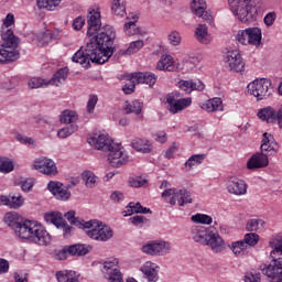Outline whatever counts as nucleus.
Returning <instances> with one entry per match:
<instances>
[{
    "label": "nucleus",
    "mask_w": 282,
    "mask_h": 282,
    "mask_svg": "<svg viewBox=\"0 0 282 282\" xmlns=\"http://www.w3.org/2000/svg\"><path fill=\"white\" fill-rule=\"evenodd\" d=\"M15 140L20 142V144H25L29 147H34L35 141L31 137L23 135L19 132H15Z\"/></svg>",
    "instance_id": "5fc2aeb1"
},
{
    "label": "nucleus",
    "mask_w": 282,
    "mask_h": 282,
    "mask_svg": "<svg viewBox=\"0 0 282 282\" xmlns=\"http://www.w3.org/2000/svg\"><path fill=\"white\" fill-rule=\"evenodd\" d=\"M47 188L52 195L55 196L59 202H67L69 197H72V192H69V187L63 185V183L58 181H50L47 184Z\"/></svg>",
    "instance_id": "4468645a"
},
{
    "label": "nucleus",
    "mask_w": 282,
    "mask_h": 282,
    "mask_svg": "<svg viewBox=\"0 0 282 282\" xmlns=\"http://www.w3.org/2000/svg\"><path fill=\"white\" fill-rule=\"evenodd\" d=\"M14 25V14L9 13L3 20L1 37L3 43L0 44V65L6 63H14L19 61L21 53H19V37L14 35V31L9 29Z\"/></svg>",
    "instance_id": "7ed1b4c3"
},
{
    "label": "nucleus",
    "mask_w": 282,
    "mask_h": 282,
    "mask_svg": "<svg viewBox=\"0 0 282 282\" xmlns=\"http://www.w3.org/2000/svg\"><path fill=\"white\" fill-rule=\"evenodd\" d=\"M122 91L126 95L133 94V91H135V79L129 80V84H124Z\"/></svg>",
    "instance_id": "0e129e2a"
},
{
    "label": "nucleus",
    "mask_w": 282,
    "mask_h": 282,
    "mask_svg": "<svg viewBox=\"0 0 282 282\" xmlns=\"http://www.w3.org/2000/svg\"><path fill=\"white\" fill-rule=\"evenodd\" d=\"M147 178H143L142 176H138L135 178H132L129 181V184L132 188H141V186H144L147 184Z\"/></svg>",
    "instance_id": "052dcab7"
},
{
    "label": "nucleus",
    "mask_w": 282,
    "mask_h": 282,
    "mask_svg": "<svg viewBox=\"0 0 282 282\" xmlns=\"http://www.w3.org/2000/svg\"><path fill=\"white\" fill-rule=\"evenodd\" d=\"M57 229L62 230L64 239H69L70 237L74 236V227L67 224L65 219L61 221Z\"/></svg>",
    "instance_id": "49530a36"
},
{
    "label": "nucleus",
    "mask_w": 282,
    "mask_h": 282,
    "mask_svg": "<svg viewBox=\"0 0 282 282\" xmlns=\"http://www.w3.org/2000/svg\"><path fill=\"white\" fill-rule=\"evenodd\" d=\"M174 197H176V202L178 206H186V204H193V198L191 197V192L186 188L180 189Z\"/></svg>",
    "instance_id": "473e14b6"
},
{
    "label": "nucleus",
    "mask_w": 282,
    "mask_h": 282,
    "mask_svg": "<svg viewBox=\"0 0 282 282\" xmlns=\"http://www.w3.org/2000/svg\"><path fill=\"white\" fill-rule=\"evenodd\" d=\"M197 63H199L197 57H187L184 59V67H187L188 69H195Z\"/></svg>",
    "instance_id": "338daca9"
},
{
    "label": "nucleus",
    "mask_w": 282,
    "mask_h": 282,
    "mask_svg": "<svg viewBox=\"0 0 282 282\" xmlns=\"http://www.w3.org/2000/svg\"><path fill=\"white\" fill-rule=\"evenodd\" d=\"M191 220L194 221V224H204L206 226L213 224V217L206 214H195L191 217Z\"/></svg>",
    "instance_id": "37998d69"
},
{
    "label": "nucleus",
    "mask_w": 282,
    "mask_h": 282,
    "mask_svg": "<svg viewBox=\"0 0 282 282\" xmlns=\"http://www.w3.org/2000/svg\"><path fill=\"white\" fill-rule=\"evenodd\" d=\"M63 219V213L61 212H50L44 214V221H46V224H53L56 228H58Z\"/></svg>",
    "instance_id": "2f4dec72"
},
{
    "label": "nucleus",
    "mask_w": 282,
    "mask_h": 282,
    "mask_svg": "<svg viewBox=\"0 0 282 282\" xmlns=\"http://www.w3.org/2000/svg\"><path fill=\"white\" fill-rule=\"evenodd\" d=\"M227 191L231 195H246L248 193V184L238 177H230L227 183Z\"/></svg>",
    "instance_id": "f3484780"
},
{
    "label": "nucleus",
    "mask_w": 282,
    "mask_h": 282,
    "mask_svg": "<svg viewBox=\"0 0 282 282\" xmlns=\"http://www.w3.org/2000/svg\"><path fill=\"white\" fill-rule=\"evenodd\" d=\"M261 228H265V220L257 218L249 219L246 226L248 232H257V230H261Z\"/></svg>",
    "instance_id": "e433bc0d"
},
{
    "label": "nucleus",
    "mask_w": 282,
    "mask_h": 282,
    "mask_svg": "<svg viewBox=\"0 0 282 282\" xmlns=\"http://www.w3.org/2000/svg\"><path fill=\"white\" fill-rule=\"evenodd\" d=\"M144 47V41L137 40L134 42H131L129 47L126 50V54H135L140 52Z\"/></svg>",
    "instance_id": "8fccbe9b"
},
{
    "label": "nucleus",
    "mask_w": 282,
    "mask_h": 282,
    "mask_svg": "<svg viewBox=\"0 0 282 282\" xmlns=\"http://www.w3.org/2000/svg\"><path fill=\"white\" fill-rule=\"evenodd\" d=\"M189 237L195 243L208 246L215 253L224 252L226 249V242L214 226H192L189 228Z\"/></svg>",
    "instance_id": "39448f33"
},
{
    "label": "nucleus",
    "mask_w": 282,
    "mask_h": 282,
    "mask_svg": "<svg viewBox=\"0 0 282 282\" xmlns=\"http://www.w3.org/2000/svg\"><path fill=\"white\" fill-rule=\"evenodd\" d=\"M78 120V113L74 110H64L59 117L62 124H73Z\"/></svg>",
    "instance_id": "f704fd0d"
},
{
    "label": "nucleus",
    "mask_w": 282,
    "mask_h": 282,
    "mask_svg": "<svg viewBox=\"0 0 282 282\" xmlns=\"http://www.w3.org/2000/svg\"><path fill=\"white\" fill-rule=\"evenodd\" d=\"M167 41H169L170 45L177 47V45H180V43H182V35L177 31H172L167 35Z\"/></svg>",
    "instance_id": "603ef678"
},
{
    "label": "nucleus",
    "mask_w": 282,
    "mask_h": 282,
    "mask_svg": "<svg viewBox=\"0 0 282 282\" xmlns=\"http://www.w3.org/2000/svg\"><path fill=\"white\" fill-rule=\"evenodd\" d=\"M262 274L269 279H281L282 258H271V262L262 269Z\"/></svg>",
    "instance_id": "dca6fc26"
},
{
    "label": "nucleus",
    "mask_w": 282,
    "mask_h": 282,
    "mask_svg": "<svg viewBox=\"0 0 282 282\" xmlns=\"http://www.w3.org/2000/svg\"><path fill=\"white\" fill-rule=\"evenodd\" d=\"M242 243H245L247 248L248 246L250 248L257 246V243H259V235L254 232L246 234Z\"/></svg>",
    "instance_id": "09e8293b"
},
{
    "label": "nucleus",
    "mask_w": 282,
    "mask_h": 282,
    "mask_svg": "<svg viewBox=\"0 0 282 282\" xmlns=\"http://www.w3.org/2000/svg\"><path fill=\"white\" fill-rule=\"evenodd\" d=\"M258 118L264 122H274V109L272 107L262 108L258 111Z\"/></svg>",
    "instance_id": "4c0bfd02"
},
{
    "label": "nucleus",
    "mask_w": 282,
    "mask_h": 282,
    "mask_svg": "<svg viewBox=\"0 0 282 282\" xmlns=\"http://www.w3.org/2000/svg\"><path fill=\"white\" fill-rule=\"evenodd\" d=\"M248 39H249L248 29L238 31L236 35V41H238L240 45H248Z\"/></svg>",
    "instance_id": "4d7b16f0"
},
{
    "label": "nucleus",
    "mask_w": 282,
    "mask_h": 282,
    "mask_svg": "<svg viewBox=\"0 0 282 282\" xmlns=\"http://www.w3.org/2000/svg\"><path fill=\"white\" fill-rule=\"evenodd\" d=\"M118 259L116 258H108L101 268V273L104 274L105 279L109 282H120L122 280V272L118 269Z\"/></svg>",
    "instance_id": "9b49d317"
},
{
    "label": "nucleus",
    "mask_w": 282,
    "mask_h": 282,
    "mask_svg": "<svg viewBox=\"0 0 282 282\" xmlns=\"http://www.w3.org/2000/svg\"><path fill=\"white\" fill-rule=\"evenodd\" d=\"M141 252L149 257H166L171 252V242L164 240H150L142 245Z\"/></svg>",
    "instance_id": "1a4fd4ad"
},
{
    "label": "nucleus",
    "mask_w": 282,
    "mask_h": 282,
    "mask_svg": "<svg viewBox=\"0 0 282 282\" xmlns=\"http://www.w3.org/2000/svg\"><path fill=\"white\" fill-rule=\"evenodd\" d=\"M87 35L93 36L72 57L73 63H79L84 69H89L91 63L105 65L116 53V30L110 25L102 28L100 11L93 9L88 12Z\"/></svg>",
    "instance_id": "f257e3e1"
},
{
    "label": "nucleus",
    "mask_w": 282,
    "mask_h": 282,
    "mask_svg": "<svg viewBox=\"0 0 282 282\" xmlns=\"http://www.w3.org/2000/svg\"><path fill=\"white\" fill-rule=\"evenodd\" d=\"M130 221L133 226H138L139 228H142L143 224H149V219L144 216H133L130 218Z\"/></svg>",
    "instance_id": "bf43d9fd"
},
{
    "label": "nucleus",
    "mask_w": 282,
    "mask_h": 282,
    "mask_svg": "<svg viewBox=\"0 0 282 282\" xmlns=\"http://www.w3.org/2000/svg\"><path fill=\"white\" fill-rule=\"evenodd\" d=\"M248 94L253 96L258 101L268 100L272 94H274V88L272 87V80L268 78L256 79L247 86Z\"/></svg>",
    "instance_id": "6e6552de"
},
{
    "label": "nucleus",
    "mask_w": 282,
    "mask_h": 282,
    "mask_svg": "<svg viewBox=\"0 0 282 282\" xmlns=\"http://www.w3.org/2000/svg\"><path fill=\"white\" fill-rule=\"evenodd\" d=\"M25 203V198L23 196L18 195V196H11V208L14 210H18V208H21L23 204Z\"/></svg>",
    "instance_id": "13d9d810"
},
{
    "label": "nucleus",
    "mask_w": 282,
    "mask_h": 282,
    "mask_svg": "<svg viewBox=\"0 0 282 282\" xmlns=\"http://www.w3.org/2000/svg\"><path fill=\"white\" fill-rule=\"evenodd\" d=\"M245 282H261V273H247L245 275Z\"/></svg>",
    "instance_id": "69168bd1"
},
{
    "label": "nucleus",
    "mask_w": 282,
    "mask_h": 282,
    "mask_svg": "<svg viewBox=\"0 0 282 282\" xmlns=\"http://www.w3.org/2000/svg\"><path fill=\"white\" fill-rule=\"evenodd\" d=\"M96 105H98V96L90 95L87 102V112L94 113V109H96Z\"/></svg>",
    "instance_id": "680f3d73"
},
{
    "label": "nucleus",
    "mask_w": 282,
    "mask_h": 282,
    "mask_svg": "<svg viewBox=\"0 0 282 282\" xmlns=\"http://www.w3.org/2000/svg\"><path fill=\"white\" fill-rule=\"evenodd\" d=\"M167 105H170L169 111L171 113H177V111H182L183 109H186V107H191V102H193V99L191 97L183 98L175 100L174 98H167L166 99Z\"/></svg>",
    "instance_id": "412c9836"
},
{
    "label": "nucleus",
    "mask_w": 282,
    "mask_h": 282,
    "mask_svg": "<svg viewBox=\"0 0 282 282\" xmlns=\"http://www.w3.org/2000/svg\"><path fill=\"white\" fill-rule=\"evenodd\" d=\"M206 160V154H193L184 164L185 169L191 171L193 166H198V164H202Z\"/></svg>",
    "instance_id": "58836bf2"
},
{
    "label": "nucleus",
    "mask_w": 282,
    "mask_h": 282,
    "mask_svg": "<svg viewBox=\"0 0 282 282\" xmlns=\"http://www.w3.org/2000/svg\"><path fill=\"white\" fill-rule=\"evenodd\" d=\"M123 30L127 34V36H144L147 34V31L140 29L137 24L135 21H129L124 24Z\"/></svg>",
    "instance_id": "c756f323"
},
{
    "label": "nucleus",
    "mask_w": 282,
    "mask_h": 282,
    "mask_svg": "<svg viewBox=\"0 0 282 282\" xmlns=\"http://www.w3.org/2000/svg\"><path fill=\"white\" fill-rule=\"evenodd\" d=\"M231 11L241 23H252L257 19V7L252 0H228Z\"/></svg>",
    "instance_id": "0eeeda50"
},
{
    "label": "nucleus",
    "mask_w": 282,
    "mask_h": 282,
    "mask_svg": "<svg viewBox=\"0 0 282 282\" xmlns=\"http://www.w3.org/2000/svg\"><path fill=\"white\" fill-rule=\"evenodd\" d=\"M78 131L77 124H70L68 127L62 128L57 131V138H61L62 140H65V138H69V135H73V133H76Z\"/></svg>",
    "instance_id": "79ce46f5"
},
{
    "label": "nucleus",
    "mask_w": 282,
    "mask_h": 282,
    "mask_svg": "<svg viewBox=\"0 0 282 282\" xmlns=\"http://www.w3.org/2000/svg\"><path fill=\"white\" fill-rule=\"evenodd\" d=\"M140 271L143 274V279H145L147 282H158V279L160 276L158 275V270H155V267L151 262H145Z\"/></svg>",
    "instance_id": "4be33fe9"
},
{
    "label": "nucleus",
    "mask_w": 282,
    "mask_h": 282,
    "mask_svg": "<svg viewBox=\"0 0 282 282\" xmlns=\"http://www.w3.org/2000/svg\"><path fill=\"white\" fill-rule=\"evenodd\" d=\"M82 180L85 182L87 188H94V185L96 184V174L91 171H84L82 173Z\"/></svg>",
    "instance_id": "a18cd8bd"
},
{
    "label": "nucleus",
    "mask_w": 282,
    "mask_h": 282,
    "mask_svg": "<svg viewBox=\"0 0 282 282\" xmlns=\"http://www.w3.org/2000/svg\"><path fill=\"white\" fill-rule=\"evenodd\" d=\"M85 25V19L83 17H77L74 21H73V28L74 30H83V26Z\"/></svg>",
    "instance_id": "774afa93"
},
{
    "label": "nucleus",
    "mask_w": 282,
    "mask_h": 282,
    "mask_svg": "<svg viewBox=\"0 0 282 282\" xmlns=\"http://www.w3.org/2000/svg\"><path fill=\"white\" fill-rule=\"evenodd\" d=\"M14 171V162L6 156H0V173H12Z\"/></svg>",
    "instance_id": "a19ab883"
},
{
    "label": "nucleus",
    "mask_w": 282,
    "mask_h": 282,
    "mask_svg": "<svg viewBox=\"0 0 282 282\" xmlns=\"http://www.w3.org/2000/svg\"><path fill=\"white\" fill-rule=\"evenodd\" d=\"M47 82L45 79L39 78V77H33L29 80V87L30 89H39L41 87H47Z\"/></svg>",
    "instance_id": "3c124183"
},
{
    "label": "nucleus",
    "mask_w": 282,
    "mask_h": 282,
    "mask_svg": "<svg viewBox=\"0 0 282 282\" xmlns=\"http://www.w3.org/2000/svg\"><path fill=\"white\" fill-rule=\"evenodd\" d=\"M88 221H95L93 223L91 229L86 230V235L94 239L95 241H109L113 237V230L111 227L107 225H102V223L93 219Z\"/></svg>",
    "instance_id": "9d476101"
},
{
    "label": "nucleus",
    "mask_w": 282,
    "mask_h": 282,
    "mask_svg": "<svg viewBox=\"0 0 282 282\" xmlns=\"http://www.w3.org/2000/svg\"><path fill=\"white\" fill-rule=\"evenodd\" d=\"M4 224L11 228L20 239H28L37 246H50L52 236L41 224L34 220H23L17 213H7Z\"/></svg>",
    "instance_id": "f03ea898"
},
{
    "label": "nucleus",
    "mask_w": 282,
    "mask_h": 282,
    "mask_svg": "<svg viewBox=\"0 0 282 282\" xmlns=\"http://www.w3.org/2000/svg\"><path fill=\"white\" fill-rule=\"evenodd\" d=\"M66 248L70 257H85V254H89L91 251V246L80 243L72 245Z\"/></svg>",
    "instance_id": "bb28decb"
},
{
    "label": "nucleus",
    "mask_w": 282,
    "mask_h": 282,
    "mask_svg": "<svg viewBox=\"0 0 282 282\" xmlns=\"http://www.w3.org/2000/svg\"><path fill=\"white\" fill-rule=\"evenodd\" d=\"M65 219L69 221L70 226H76V228H79L80 230H89L96 221H85L78 217H76V210H69L66 214H64Z\"/></svg>",
    "instance_id": "a211bd4d"
},
{
    "label": "nucleus",
    "mask_w": 282,
    "mask_h": 282,
    "mask_svg": "<svg viewBox=\"0 0 282 282\" xmlns=\"http://www.w3.org/2000/svg\"><path fill=\"white\" fill-rule=\"evenodd\" d=\"M264 25H267L268 28H272V25H274V21H276V12H269L265 17H264Z\"/></svg>",
    "instance_id": "e2e57ef3"
},
{
    "label": "nucleus",
    "mask_w": 282,
    "mask_h": 282,
    "mask_svg": "<svg viewBox=\"0 0 282 282\" xmlns=\"http://www.w3.org/2000/svg\"><path fill=\"white\" fill-rule=\"evenodd\" d=\"M23 193H30L32 188H34V180L32 178H23L19 182V184Z\"/></svg>",
    "instance_id": "864d4df0"
},
{
    "label": "nucleus",
    "mask_w": 282,
    "mask_h": 282,
    "mask_svg": "<svg viewBox=\"0 0 282 282\" xmlns=\"http://www.w3.org/2000/svg\"><path fill=\"white\" fill-rule=\"evenodd\" d=\"M225 62L227 63L230 72L241 74V72L246 69V62L243 61V57H241V53L239 52V50L228 51Z\"/></svg>",
    "instance_id": "f8f14e48"
},
{
    "label": "nucleus",
    "mask_w": 282,
    "mask_h": 282,
    "mask_svg": "<svg viewBox=\"0 0 282 282\" xmlns=\"http://www.w3.org/2000/svg\"><path fill=\"white\" fill-rule=\"evenodd\" d=\"M269 248H272L270 252L271 259H281L282 256V235H278L269 241Z\"/></svg>",
    "instance_id": "5701e85b"
},
{
    "label": "nucleus",
    "mask_w": 282,
    "mask_h": 282,
    "mask_svg": "<svg viewBox=\"0 0 282 282\" xmlns=\"http://www.w3.org/2000/svg\"><path fill=\"white\" fill-rule=\"evenodd\" d=\"M126 113H135L140 116L142 113V102L140 100H134L126 106Z\"/></svg>",
    "instance_id": "c03bdc74"
},
{
    "label": "nucleus",
    "mask_w": 282,
    "mask_h": 282,
    "mask_svg": "<svg viewBox=\"0 0 282 282\" xmlns=\"http://www.w3.org/2000/svg\"><path fill=\"white\" fill-rule=\"evenodd\" d=\"M69 254V251L67 250V247H64L62 249H55L53 252L54 259L57 261H65Z\"/></svg>",
    "instance_id": "6e6d98bb"
},
{
    "label": "nucleus",
    "mask_w": 282,
    "mask_h": 282,
    "mask_svg": "<svg viewBox=\"0 0 282 282\" xmlns=\"http://www.w3.org/2000/svg\"><path fill=\"white\" fill-rule=\"evenodd\" d=\"M131 147L139 153H151L153 151V144L148 139H134Z\"/></svg>",
    "instance_id": "393cba45"
},
{
    "label": "nucleus",
    "mask_w": 282,
    "mask_h": 282,
    "mask_svg": "<svg viewBox=\"0 0 282 282\" xmlns=\"http://www.w3.org/2000/svg\"><path fill=\"white\" fill-rule=\"evenodd\" d=\"M249 39L247 40V45H261V29L259 28H249L248 29Z\"/></svg>",
    "instance_id": "7c9ffc66"
},
{
    "label": "nucleus",
    "mask_w": 282,
    "mask_h": 282,
    "mask_svg": "<svg viewBox=\"0 0 282 282\" xmlns=\"http://www.w3.org/2000/svg\"><path fill=\"white\" fill-rule=\"evenodd\" d=\"M67 76H69V68H59L47 82V85H55V87H58L59 85H63L65 80H67Z\"/></svg>",
    "instance_id": "cd10ccee"
},
{
    "label": "nucleus",
    "mask_w": 282,
    "mask_h": 282,
    "mask_svg": "<svg viewBox=\"0 0 282 282\" xmlns=\"http://www.w3.org/2000/svg\"><path fill=\"white\" fill-rule=\"evenodd\" d=\"M229 248L236 257H246V254H248V247H246L242 240L232 242Z\"/></svg>",
    "instance_id": "72a5a7b5"
},
{
    "label": "nucleus",
    "mask_w": 282,
    "mask_h": 282,
    "mask_svg": "<svg viewBox=\"0 0 282 282\" xmlns=\"http://www.w3.org/2000/svg\"><path fill=\"white\" fill-rule=\"evenodd\" d=\"M76 272L74 271H58L56 273V279L58 282H80L74 275Z\"/></svg>",
    "instance_id": "ea45409f"
},
{
    "label": "nucleus",
    "mask_w": 282,
    "mask_h": 282,
    "mask_svg": "<svg viewBox=\"0 0 282 282\" xmlns=\"http://www.w3.org/2000/svg\"><path fill=\"white\" fill-rule=\"evenodd\" d=\"M195 37L198 43L208 45L210 37L208 36V26L206 24H199L195 30Z\"/></svg>",
    "instance_id": "c85d7f7f"
},
{
    "label": "nucleus",
    "mask_w": 282,
    "mask_h": 282,
    "mask_svg": "<svg viewBox=\"0 0 282 282\" xmlns=\"http://www.w3.org/2000/svg\"><path fill=\"white\" fill-rule=\"evenodd\" d=\"M124 78L126 80H135L138 85H149V87H153L158 83V75L151 72L130 73Z\"/></svg>",
    "instance_id": "2eb2a0df"
},
{
    "label": "nucleus",
    "mask_w": 282,
    "mask_h": 282,
    "mask_svg": "<svg viewBox=\"0 0 282 282\" xmlns=\"http://www.w3.org/2000/svg\"><path fill=\"white\" fill-rule=\"evenodd\" d=\"M279 153V143L274 139V135L270 132L262 134V141L260 145V152L254 153L247 162V169L254 171V169H265L270 164V155H276Z\"/></svg>",
    "instance_id": "423d86ee"
},
{
    "label": "nucleus",
    "mask_w": 282,
    "mask_h": 282,
    "mask_svg": "<svg viewBox=\"0 0 282 282\" xmlns=\"http://www.w3.org/2000/svg\"><path fill=\"white\" fill-rule=\"evenodd\" d=\"M88 144L97 149V151H105L108 153V162L115 169H120L129 162V155L124 153L120 144H116L109 134H98L88 138Z\"/></svg>",
    "instance_id": "20e7f679"
},
{
    "label": "nucleus",
    "mask_w": 282,
    "mask_h": 282,
    "mask_svg": "<svg viewBox=\"0 0 282 282\" xmlns=\"http://www.w3.org/2000/svg\"><path fill=\"white\" fill-rule=\"evenodd\" d=\"M59 3H61V0H37V8L52 11Z\"/></svg>",
    "instance_id": "de8ad7c7"
},
{
    "label": "nucleus",
    "mask_w": 282,
    "mask_h": 282,
    "mask_svg": "<svg viewBox=\"0 0 282 282\" xmlns=\"http://www.w3.org/2000/svg\"><path fill=\"white\" fill-rule=\"evenodd\" d=\"M33 166L35 171H39V173H43V175H58V167H56V163L52 159L41 156L34 161Z\"/></svg>",
    "instance_id": "ddd939ff"
},
{
    "label": "nucleus",
    "mask_w": 282,
    "mask_h": 282,
    "mask_svg": "<svg viewBox=\"0 0 282 282\" xmlns=\"http://www.w3.org/2000/svg\"><path fill=\"white\" fill-rule=\"evenodd\" d=\"M202 109L207 111V113L224 111V101L219 97L212 98L203 105Z\"/></svg>",
    "instance_id": "b1692460"
},
{
    "label": "nucleus",
    "mask_w": 282,
    "mask_h": 282,
    "mask_svg": "<svg viewBox=\"0 0 282 282\" xmlns=\"http://www.w3.org/2000/svg\"><path fill=\"white\" fill-rule=\"evenodd\" d=\"M191 8L192 12L199 19L204 21H210V19H213V15L206 11V0H193Z\"/></svg>",
    "instance_id": "6ab92c4d"
},
{
    "label": "nucleus",
    "mask_w": 282,
    "mask_h": 282,
    "mask_svg": "<svg viewBox=\"0 0 282 282\" xmlns=\"http://www.w3.org/2000/svg\"><path fill=\"white\" fill-rule=\"evenodd\" d=\"M178 87L183 91H187V94H191V91H204L206 86L199 79H196V80H193V79H189V80L181 79L178 82Z\"/></svg>",
    "instance_id": "aec40b11"
},
{
    "label": "nucleus",
    "mask_w": 282,
    "mask_h": 282,
    "mask_svg": "<svg viewBox=\"0 0 282 282\" xmlns=\"http://www.w3.org/2000/svg\"><path fill=\"white\" fill-rule=\"evenodd\" d=\"M111 10L116 17H124L127 14V1L113 0Z\"/></svg>",
    "instance_id": "c9c22d12"
},
{
    "label": "nucleus",
    "mask_w": 282,
    "mask_h": 282,
    "mask_svg": "<svg viewBox=\"0 0 282 282\" xmlns=\"http://www.w3.org/2000/svg\"><path fill=\"white\" fill-rule=\"evenodd\" d=\"M156 69L159 72H175V65L173 64V56L162 55L160 61L156 63Z\"/></svg>",
    "instance_id": "a878e982"
}]
</instances>
